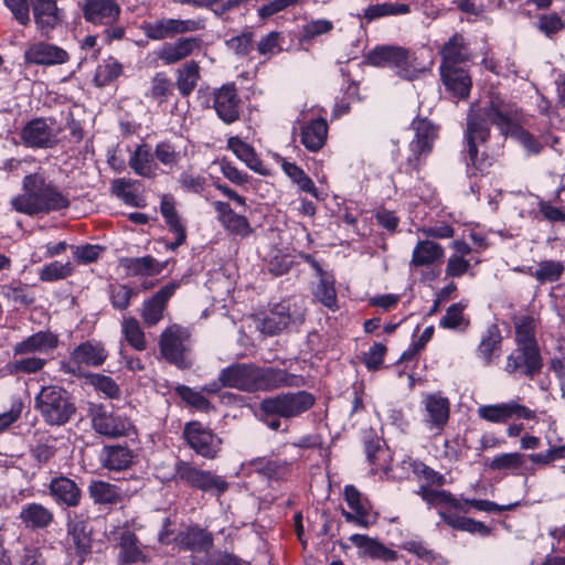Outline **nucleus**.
<instances>
[{
	"label": "nucleus",
	"instance_id": "nucleus-18",
	"mask_svg": "<svg viewBox=\"0 0 565 565\" xmlns=\"http://www.w3.org/2000/svg\"><path fill=\"white\" fill-rule=\"evenodd\" d=\"M83 13L95 25H111L119 20L121 8L116 0H85Z\"/></svg>",
	"mask_w": 565,
	"mask_h": 565
},
{
	"label": "nucleus",
	"instance_id": "nucleus-9",
	"mask_svg": "<svg viewBox=\"0 0 565 565\" xmlns=\"http://www.w3.org/2000/svg\"><path fill=\"white\" fill-rule=\"evenodd\" d=\"M205 28V20L198 19H159L141 25L143 34L153 41L171 39L179 34L196 32Z\"/></svg>",
	"mask_w": 565,
	"mask_h": 565
},
{
	"label": "nucleus",
	"instance_id": "nucleus-25",
	"mask_svg": "<svg viewBox=\"0 0 565 565\" xmlns=\"http://www.w3.org/2000/svg\"><path fill=\"white\" fill-rule=\"evenodd\" d=\"M58 345V338L51 331H39L31 334L13 347L14 355H26L32 353H47Z\"/></svg>",
	"mask_w": 565,
	"mask_h": 565
},
{
	"label": "nucleus",
	"instance_id": "nucleus-4",
	"mask_svg": "<svg viewBox=\"0 0 565 565\" xmlns=\"http://www.w3.org/2000/svg\"><path fill=\"white\" fill-rule=\"evenodd\" d=\"M366 61L373 66L392 67L397 76L407 81L416 79L426 71L414 53L397 45H377L367 53Z\"/></svg>",
	"mask_w": 565,
	"mask_h": 565
},
{
	"label": "nucleus",
	"instance_id": "nucleus-58",
	"mask_svg": "<svg viewBox=\"0 0 565 565\" xmlns=\"http://www.w3.org/2000/svg\"><path fill=\"white\" fill-rule=\"evenodd\" d=\"M46 364V360L31 356L13 361L7 365L11 374L14 373H36L41 371Z\"/></svg>",
	"mask_w": 565,
	"mask_h": 565
},
{
	"label": "nucleus",
	"instance_id": "nucleus-16",
	"mask_svg": "<svg viewBox=\"0 0 565 565\" xmlns=\"http://www.w3.org/2000/svg\"><path fill=\"white\" fill-rule=\"evenodd\" d=\"M344 499L349 508L353 511L342 512L347 522L354 523L361 527H369L376 522V514L372 511L367 500L362 497L354 486H345Z\"/></svg>",
	"mask_w": 565,
	"mask_h": 565
},
{
	"label": "nucleus",
	"instance_id": "nucleus-31",
	"mask_svg": "<svg viewBox=\"0 0 565 565\" xmlns=\"http://www.w3.org/2000/svg\"><path fill=\"white\" fill-rule=\"evenodd\" d=\"M135 455L125 445H106L99 454L102 466L108 470L121 471L132 465Z\"/></svg>",
	"mask_w": 565,
	"mask_h": 565
},
{
	"label": "nucleus",
	"instance_id": "nucleus-35",
	"mask_svg": "<svg viewBox=\"0 0 565 565\" xmlns=\"http://www.w3.org/2000/svg\"><path fill=\"white\" fill-rule=\"evenodd\" d=\"M213 206L218 215V220L228 232L242 237H246L252 233L247 218L236 214L228 203L215 201Z\"/></svg>",
	"mask_w": 565,
	"mask_h": 565
},
{
	"label": "nucleus",
	"instance_id": "nucleus-38",
	"mask_svg": "<svg viewBox=\"0 0 565 565\" xmlns=\"http://www.w3.org/2000/svg\"><path fill=\"white\" fill-rule=\"evenodd\" d=\"M515 340L520 349H527L530 361L533 360L534 352H540L535 339L536 322L529 316H523L514 322Z\"/></svg>",
	"mask_w": 565,
	"mask_h": 565
},
{
	"label": "nucleus",
	"instance_id": "nucleus-57",
	"mask_svg": "<svg viewBox=\"0 0 565 565\" xmlns=\"http://www.w3.org/2000/svg\"><path fill=\"white\" fill-rule=\"evenodd\" d=\"M180 397L192 407L202 411L209 412L212 409V405L209 399L202 394V392L194 391L188 386H179L177 388Z\"/></svg>",
	"mask_w": 565,
	"mask_h": 565
},
{
	"label": "nucleus",
	"instance_id": "nucleus-14",
	"mask_svg": "<svg viewBox=\"0 0 565 565\" xmlns=\"http://www.w3.org/2000/svg\"><path fill=\"white\" fill-rule=\"evenodd\" d=\"M107 359L104 345L96 341H86L77 345L71 353L70 361L61 362V370L66 374H79L81 366H99Z\"/></svg>",
	"mask_w": 565,
	"mask_h": 565
},
{
	"label": "nucleus",
	"instance_id": "nucleus-44",
	"mask_svg": "<svg viewBox=\"0 0 565 565\" xmlns=\"http://www.w3.org/2000/svg\"><path fill=\"white\" fill-rule=\"evenodd\" d=\"M67 534L78 554L82 555L89 552L90 537L88 524L84 520H70L67 523Z\"/></svg>",
	"mask_w": 565,
	"mask_h": 565
},
{
	"label": "nucleus",
	"instance_id": "nucleus-47",
	"mask_svg": "<svg viewBox=\"0 0 565 565\" xmlns=\"http://www.w3.org/2000/svg\"><path fill=\"white\" fill-rule=\"evenodd\" d=\"M318 277L319 284L315 289V297L327 308L335 310L338 306L333 276L326 273Z\"/></svg>",
	"mask_w": 565,
	"mask_h": 565
},
{
	"label": "nucleus",
	"instance_id": "nucleus-51",
	"mask_svg": "<svg viewBox=\"0 0 565 565\" xmlns=\"http://www.w3.org/2000/svg\"><path fill=\"white\" fill-rule=\"evenodd\" d=\"M119 545V556L124 563H135L143 558V553L138 546V541L134 533L125 531L120 536Z\"/></svg>",
	"mask_w": 565,
	"mask_h": 565
},
{
	"label": "nucleus",
	"instance_id": "nucleus-64",
	"mask_svg": "<svg viewBox=\"0 0 565 565\" xmlns=\"http://www.w3.org/2000/svg\"><path fill=\"white\" fill-rule=\"evenodd\" d=\"M89 382L97 391L104 393L109 398H115L119 395V386L110 376L93 374Z\"/></svg>",
	"mask_w": 565,
	"mask_h": 565
},
{
	"label": "nucleus",
	"instance_id": "nucleus-24",
	"mask_svg": "<svg viewBox=\"0 0 565 565\" xmlns=\"http://www.w3.org/2000/svg\"><path fill=\"white\" fill-rule=\"evenodd\" d=\"M49 493L57 504L68 508L77 507L82 498L77 483L64 476L55 477L50 481Z\"/></svg>",
	"mask_w": 565,
	"mask_h": 565
},
{
	"label": "nucleus",
	"instance_id": "nucleus-45",
	"mask_svg": "<svg viewBox=\"0 0 565 565\" xmlns=\"http://www.w3.org/2000/svg\"><path fill=\"white\" fill-rule=\"evenodd\" d=\"M121 264L135 276H153L161 271L159 263L152 256L125 258Z\"/></svg>",
	"mask_w": 565,
	"mask_h": 565
},
{
	"label": "nucleus",
	"instance_id": "nucleus-53",
	"mask_svg": "<svg viewBox=\"0 0 565 565\" xmlns=\"http://www.w3.org/2000/svg\"><path fill=\"white\" fill-rule=\"evenodd\" d=\"M192 565H249V563L227 551H217L210 557H193Z\"/></svg>",
	"mask_w": 565,
	"mask_h": 565
},
{
	"label": "nucleus",
	"instance_id": "nucleus-2",
	"mask_svg": "<svg viewBox=\"0 0 565 565\" xmlns=\"http://www.w3.org/2000/svg\"><path fill=\"white\" fill-rule=\"evenodd\" d=\"M218 381L224 387L253 393L282 386L287 382V373L254 363H233L221 370Z\"/></svg>",
	"mask_w": 565,
	"mask_h": 565
},
{
	"label": "nucleus",
	"instance_id": "nucleus-30",
	"mask_svg": "<svg viewBox=\"0 0 565 565\" xmlns=\"http://www.w3.org/2000/svg\"><path fill=\"white\" fill-rule=\"evenodd\" d=\"M19 520L25 529L31 531L49 527L53 520V512L41 503L31 502L21 508Z\"/></svg>",
	"mask_w": 565,
	"mask_h": 565
},
{
	"label": "nucleus",
	"instance_id": "nucleus-12",
	"mask_svg": "<svg viewBox=\"0 0 565 565\" xmlns=\"http://www.w3.org/2000/svg\"><path fill=\"white\" fill-rule=\"evenodd\" d=\"M183 437L189 447L204 458L212 459L221 450V438L200 422L186 423Z\"/></svg>",
	"mask_w": 565,
	"mask_h": 565
},
{
	"label": "nucleus",
	"instance_id": "nucleus-22",
	"mask_svg": "<svg viewBox=\"0 0 565 565\" xmlns=\"http://www.w3.org/2000/svg\"><path fill=\"white\" fill-rule=\"evenodd\" d=\"M200 44L201 41L198 38H179L174 42L163 43L157 56L164 65H172L200 50Z\"/></svg>",
	"mask_w": 565,
	"mask_h": 565
},
{
	"label": "nucleus",
	"instance_id": "nucleus-54",
	"mask_svg": "<svg viewBox=\"0 0 565 565\" xmlns=\"http://www.w3.org/2000/svg\"><path fill=\"white\" fill-rule=\"evenodd\" d=\"M122 333L127 342L136 350L146 349L145 333L135 318H125L122 321Z\"/></svg>",
	"mask_w": 565,
	"mask_h": 565
},
{
	"label": "nucleus",
	"instance_id": "nucleus-8",
	"mask_svg": "<svg viewBox=\"0 0 565 565\" xmlns=\"http://www.w3.org/2000/svg\"><path fill=\"white\" fill-rule=\"evenodd\" d=\"M174 481L185 482L188 486L204 492L224 493L228 483L222 477L211 471L199 469L186 461H178L173 475Z\"/></svg>",
	"mask_w": 565,
	"mask_h": 565
},
{
	"label": "nucleus",
	"instance_id": "nucleus-55",
	"mask_svg": "<svg viewBox=\"0 0 565 565\" xmlns=\"http://www.w3.org/2000/svg\"><path fill=\"white\" fill-rule=\"evenodd\" d=\"M564 271L561 262L543 260L539 264L537 269L532 274L540 284L557 281Z\"/></svg>",
	"mask_w": 565,
	"mask_h": 565
},
{
	"label": "nucleus",
	"instance_id": "nucleus-1",
	"mask_svg": "<svg viewBox=\"0 0 565 565\" xmlns=\"http://www.w3.org/2000/svg\"><path fill=\"white\" fill-rule=\"evenodd\" d=\"M490 124L495 125L502 134L511 135L530 153H539V141L521 127L514 126L508 105L500 97H491L490 104L481 113L471 109L467 117L465 138L468 147L467 164L482 171L487 158H479L478 147L490 136Z\"/></svg>",
	"mask_w": 565,
	"mask_h": 565
},
{
	"label": "nucleus",
	"instance_id": "nucleus-56",
	"mask_svg": "<svg viewBox=\"0 0 565 565\" xmlns=\"http://www.w3.org/2000/svg\"><path fill=\"white\" fill-rule=\"evenodd\" d=\"M153 152L156 160L170 170L177 167L181 159L180 151L170 141L158 142Z\"/></svg>",
	"mask_w": 565,
	"mask_h": 565
},
{
	"label": "nucleus",
	"instance_id": "nucleus-10",
	"mask_svg": "<svg viewBox=\"0 0 565 565\" xmlns=\"http://www.w3.org/2000/svg\"><path fill=\"white\" fill-rule=\"evenodd\" d=\"M90 418L94 430L109 438L128 436L134 429L127 417L114 413L103 405H95L90 408Z\"/></svg>",
	"mask_w": 565,
	"mask_h": 565
},
{
	"label": "nucleus",
	"instance_id": "nucleus-3",
	"mask_svg": "<svg viewBox=\"0 0 565 565\" xmlns=\"http://www.w3.org/2000/svg\"><path fill=\"white\" fill-rule=\"evenodd\" d=\"M25 193L12 200L13 207L22 213L58 211L68 206V199L54 186L46 184L38 173L29 174L23 180Z\"/></svg>",
	"mask_w": 565,
	"mask_h": 565
},
{
	"label": "nucleus",
	"instance_id": "nucleus-13",
	"mask_svg": "<svg viewBox=\"0 0 565 565\" xmlns=\"http://www.w3.org/2000/svg\"><path fill=\"white\" fill-rule=\"evenodd\" d=\"M188 329L177 324L167 328L160 337V351L163 358L178 365L179 367L186 366L185 352L189 350Z\"/></svg>",
	"mask_w": 565,
	"mask_h": 565
},
{
	"label": "nucleus",
	"instance_id": "nucleus-28",
	"mask_svg": "<svg viewBox=\"0 0 565 565\" xmlns=\"http://www.w3.org/2000/svg\"><path fill=\"white\" fill-rule=\"evenodd\" d=\"M542 360L540 352H534L533 360L530 361L527 349H520L519 347L507 358L505 372L523 373L530 379L541 371Z\"/></svg>",
	"mask_w": 565,
	"mask_h": 565
},
{
	"label": "nucleus",
	"instance_id": "nucleus-39",
	"mask_svg": "<svg viewBox=\"0 0 565 565\" xmlns=\"http://www.w3.org/2000/svg\"><path fill=\"white\" fill-rule=\"evenodd\" d=\"M227 148L233 151V153L243 161L250 170L265 174L266 168L263 161L258 158L254 148L243 141L238 137H231L227 140Z\"/></svg>",
	"mask_w": 565,
	"mask_h": 565
},
{
	"label": "nucleus",
	"instance_id": "nucleus-19",
	"mask_svg": "<svg viewBox=\"0 0 565 565\" xmlns=\"http://www.w3.org/2000/svg\"><path fill=\"white\" fill-rule=\"evenodd\" d=\"M424 423L429 430L440 433L449 419L450 403L440 393L429 394L424 401Z\"/></svg>",
	"mask_w": 565,
	"mask_h": 565
},
{
	"label": "nucleus",
	"instance_id": "nucleus-59",
	"mask_svg": "<svg viewBox=\"0 0 565 565\" xmlns=\"http://www.w3.org/2000/svg\"><path fill=\"white\" fill-rule=\"evenodd\" d=\"M524 462V457L519 452H507L495 456L489 467L492 470L519 469Z\"/></svg>",
	"mask_w": 565,
	"mask_h": 565
},
{
	"label": "nucleus",
	"instance_id": "nucleus-37",
	"mask_svg": "<svg viewBox=\"0 0 565 565\" xmlns=\"http://www.w3.org/2000/svg\"><path fill=\"white\" fill-rule=\"evenodd\" d=\"M129 167L142 178L152 179L158 174L154 152L148 145L138 146L129 158Z\"/></svg>",
	"mask_w": 565,
	"mask_h": 565
},
{
	"label": "nucleus",
	"instance_id": "nucleus-61",
	"mask_svg": "<svg viewBox=\"0 0 565 565\" xmlns=\"http://www.w3.org/2000/svg\"><path fill=\"white\" fill-rule=\"evenodd\" d=\"M1 295L14 305L30 306L34 298L21 286L4 285Z\"/></svg>",
	"mask_w": 565,
	"mask_h": 565
},
{
	"label": "nucleus",
	"instance_id": "nucleus-50",
	"mask_svg": "<svg viewBox=\"0 0 565 565\" xmlns=\"http://www.w3.org/2000/svg\"><path fill=\"white\" fill-rule=\"evenodd\" d=\"M466 306L461 302L449 306L440 319L439 326L444 329L463 330L469 324V320L465 318L463 310Z\"/></svg>",
	"mask_w": 565,
	"mask_h": 565
},
{
	"label": "nucleus",
	"instance_id": "nucleus-52",
	"mask_svg": "<svg viewBox=\"0 0 565 565\" xmlns=\"http://www.w3.org/2000/svg\"><path fill=\"white\" fill-rule=\"evenodd\" d=\"M73 273L74 266L71 262L61 263L55 260L43 266L39 277L42 281H56L70 277Z\"/></svg>",
	"mask_w": 565,
	"mask_h": 565
},
{
	"label": "nucleus",
	"instance_id": "nucleus-15",
	"mask_svg": "<svg viewBox=\"0 0 565 565\" xmlns=\"http://www.w3.org/2000/svg\"><path fill=\"white\" fill-rule=\"evenodd\" d=\"M477 412L480 418L494 424H505L513 417L527 420L536 418L534 411L514 399L507 403L482 405Z\"/></svg>",
	"mask_w": 565,
	"mask_h": 565
},
{
	"label": "nucleus",
	"instance_id": "nucleus-46",
	"mask_svg": "<svg viewBox=\"0 0 565 565\" xmlns=\"http://www.w3.org/2000/svg\"><path fill=\"white\" fill-rule=\"evenodd\" d=\"M411 12V8L406 3H377L373 6H369L364 10V19L367 22L374 21L376 19L390 15H404Z\"/></svg>",
	"mask_w": 565,
	"mask_h": 565
},
{
	"label": "nucleus",
	"instance_id": "nucleus-20",
	"mask_svg": "<svg viewBox=\"0 0 565 565\" xmlns=\"http://www.w3.org/2000/svg\"><path fill=\"white\" fill-rule=\"evenodd\" d=\"M213 107L218 118L225 124H233L239 118V97L234 84H224L213 93Z\"/></svg>",
	"mask_w": 565,
	"mask_h": 565
},
{
	"label": "nucleus",
	"instance_id": "nucleus-29",
	"mask_svg": "<svg viewBox=\"0 0 565 565\" xmlns=\"http://www.w3.org/2000/svg\"><path fill=\"white\" fill-rule=\"evenodd\" d=\"M415 130V139L411 142L409 147L418 162L419 157L430 152L434 140L437 137L436 127L427 119H416L412 124Z\"/></svg>",
	"mask_w": 565,
	"mask_h": 565
},
{
	"label": "nucleus",
	"instance_id": "nucleus-62",
	"mask_svg": "<svg viewBox=\"0 0 565 565\" xmlns=\"http://www.w3.org/2000/svg\"><path fill=\"white\" fill-rule=\"evenodd\" d=\"M135 291L126 285H115L110 287V301L114 308L125 310L129 307Z\"/></svg>",
	"mask_w": 565,
	"mask_h": 565
},
{
	"label": "nucleus",
	"instance_id": "nucleus-26",
	"mask_svg": "<svg viewBox=\"0 0 565 565\" xmlns=\"http://www.w3.org/2000/svg\"><path fill=\"white\" fill-rule=\"evenodd\" d=\"M177 288L178 284H168L157 291L152 298L145 301L141 316L147 326H154L161 320L166 305Z\"/></svg>",
	"mask_w": 565,
	"mask_h": 565
},
{
	"label": "nucleus",
	"instance_id": "nucleus-6",
	"mask_svg": "<svg viewBox=\"0 0 565 565\" xmlns=\"http://www.w3.org/2000/svg\"><path fill=\"white\" fill-rule=\"evenodd\" d=\"M305 309L302 303L281 301L276 303L264 318L258 319L256 328L264 334L275 335L287 329L291 323H302Z\"/></svg>",
	"mask_w": 565,
	"mask_h": 565
},
{
	"label": "nucleus",
	"instance_id": "nucleus-32",
	"mask_svg": "<svg viewBox=\"0 0 565 565\" xmlns=\"http://www.w3.org/2000/svg\"><path fill=\"white\" fill-rule=\"evenodd\" d=\"M160 212L169 230L175 234V241L168 244V248L174 250L185 242L186 233L177 213L173 196L168 194L162 195Z\"/></svg>",
	"mask_w": 565,
	"mask_h": 565
},
{
	"label": "nucleus",
	"instance_id": "nucleus-5",
	"mask_svg": "<svg viewBox=\"0 0 565 565\" xmlns=\"http://www.w3.org/2000/svg\"><path fill=\"white\" fill-rule=\"evenodd\" d=\"M34 407L51 426L66 424L76 411L68 392L57 385L43 386L34 398Z\"/></svg>",
	"mask_w": 565,
	"mask_h": 565
},
{
	"label": "nucleus",
	"instance_id": "nucleus-49",
	"mask_svg": "<svg viewBox=\"0 0 565 565\" xmlns=\"http://www.w3.org/2000/svg\"><path fill=\"white\" fill-rule=\"evenodd\" d=\"M502 341L500 331L497 326L488 328L486 334L482 337L478 347L477 354L484 364L489 365L492 362L494 351L500 347Z\"/></svg>",
	"mask_w": 565,
	"mask_h": 565
},
{
	"label": "nucleus",
	"instance_id": "nucleus-40",
	"mask_svg": "<svg viewBox=\"0 0 565 565\" xmlns=\"http://www.w3.org/2000/svg\"><path fill=\"white\" fill-rule=\"evenodd\" d=\"M401 550H404L428 565H447V561L434 552L426 542L417 537L406 539L398 544Z\"/></svg>",
	"mask_w": 565,
	"mask_h": 565
},
{
	"label": "nucleus",
	"instance_id": "nucleus-33",
	"mask_svg": "<svg viewBox=\"0 0 565 565\" xmlns=\"http://www.w3.org/2000/svg\"><path fill=\"white\" fill-rule=\"evenodd\" d=\"M444 257L445 249L440 244L429 239L418 241L412 253L409 268L431 266Z\"/></svg>",
	"mask_w": 565,
	"mask_h": 565
},
{
	"label": "nucleus",
	"instance_id": "nucleus-36",
	"mask_svg": "<svg viewBox=\"0 0 565 565\" xmlns=\"http://www.w3.org/2000/svg\"><path fill=\"white\" fill-rule=\"evenodd\" d=\"M440 75L446 88L459 99L469 96L471 78L463 66L440 70Z\"/></svg>",
	"mask_w": 565,
	"mask_h": 565
},
{
	"label": "nucleus",
	"instance_id": "nucleus-23",
	"mask_svg": "<svg viewBox=\"0 0 565 565\" xmlns=\"http://www.w3.org/2000/svg\"><path fill=\"white\" fill-rule=\"evenodd\" d=\"M440 70L460 67L471 58V52L465 38L456 33L441 47Z\"/></svg>",
	"mask_w": 565,
	"mask_h": 565
},
{
	"label": "nucleus",
	"instance_id": "nucleus-43",
	"mask_svg": "<svg viewBox=\"0 0 565 565\" xmlns=\"http://www.w3.org/2000/svg\"><path fill=\"white\" fill-rule=\"evenodd\" d=\"M200 79V66L198 62L190 61L177 72V87L181 95H190Z\"/></svg>",
	"mask_w": 565,
	"mask_h": 565
},
{
	"label": "nucleus",
	"instance_id": "nucleus-34",
	"mask_svg": "<svg viewBox=\"0 0 565 565\" xmlns=\"http://www.w3.org/2000/svg\"><path fill=\"white\" fill-rule=\"evenodd\" d=\"M328 137V124L323 118H316L305 122L300 129V141L309 151L320 150Z\"/></svg>",
	"mask_w": 565,
	"mask_h": 565
},
{
	"label": "nucleus",
	"instance_id": "nucleus-48",
	"mask_svg": "<svg viewBox=\"0 0 565 565\" xmlns=\"http://www.w3.org/2000/svg\"><path fill=\"white\" fill-rule=\"evenodd\" d=\"M122 73V65L115 57L109 56L98 64L94 82L98 87H104L119 77Z\"/></svg>",
	"mask_w": 565,
	"mask_h": 565
},
{
	"label": "nucleus",
	"instance_id": "nucleus-11",
	"mask_svg": "<svg viewBox=\"0 0 565 565\" xmlns=\"http://www.w3.org/2000/svg\"><path fill=\"white\" fill-rule=\"evenodd\" d=\"M173 540L180 551L191 553V565L195 556L210 557V551L214 545L213 534L198 524L189 525L179 531Z\"/></svg>",
	"mask_w": 565,
	"mask_h": 565
},
{
	"label": "nucleus",
	"instance_id": "nucleus-63",
	"mask_svg": "<svg viewBox=\"0 0 565 565\" xmlns=\"http://www.w3.org/2000/svg\"><path fill=\"white\" fill-rule=\"evenodd\" d=\"M136 181L132 179L118 178L111 182V192L126 204H131L136 194L131 191Z\"/></svg>",
	"mask_w": 565,
	"mask_h": 565
},
{
	"label": "nucleus",
	"instance_id": "nucleus-17",
	"mask_svg": "<svg viewBox=\"0 0 565 565\" xmlns=\"http://www.w3.org/2000/svg\"><path fill=\"white\" fill-rule=\"evenodd\" d=\"M21 139L30 148H51L56 142L53 122L44 118H35L25 124Z\"/></svg>",
	"mask_w": 565,
	"mask_h": 565
},
{
	"label": "nucleus",
	"instance_id": "nucleus-60",
	"mask_svg": "<svg viewBox=\"0 0 565 565\" xmlns=\"http://www.w3.org/2000/svg\"><path fill=\"white\" fill-rule=\"evenodd\" d=\"M333 23L327 19L311 20L302 26L301 36L303 40H312L322 34L329 33Z\"/></svg>",
	"mask_w": 565,
	"mask_h": 565
},
{
	"label": "nucleus",
	"instance_id": "nucleus-7",
	"mask_svg": "<svg viewBox=\"0 0 565 565\" xmlns=\"http://www.w3.org/2000/svg\"><path fill=\"white\" fill-rule=\"evenodd\" d=\"M313 403L315 398L310 393L299 391L265 398L260 403V411L267 416L290 418L306 412Z\"/></svg>",
	"mask_w": 565,
	"mask_h": 565
},
{
	"label": "nucleus",
	"instance_id": "nucleus-42",
	"mask_svg": "<svg viewBox=\"0 0 565 565\" xmlns=\"http://www.w3.org/2000/svg\"><path fill=\"white\" fill-rule=\"evenodd\" d=\"M88 493L98 504H115L121 499V493L115 484L102 480L92 481Z\"/></svg>",
	"mask_w": 565,
	"mask_h": 565
},
{
	"label": "nucleus",
	"instance_id": "nucleus-21",
	"mask_svg": "<svg viewBox=\"0 0 565 565\" xmlns=\"http://www.w3.org/2000/svg\"><path fill=\"white\" fill-rule=\"evenodd\" d=\"M24 58L31 64L51 66L66 63L70 56L65 50L55 44L36 42L25 50Z\"/></svg>",
	"mask_w": 565,
	"mask_h": 565
},
{
	"label": "nucleus",
	"instance_id": "nucleus-41",
	"mask_svg": "<svg viewBox=\"0 0 565 565\" xmlns=\"http://www.w3.org/2000/svg\"><path fill=\"white\" fill-rule=\"evenodd\" d=\"M440 515L443 520L452 529L466 531L472 534L477 533L481 536H487L490 534L489 527L483 522L458 515L456 513L441 512Z\"/></svg>",
	"mask_w": 565,
	"mask_h": 565
},
{
	"label": "nucleus",
	"instance_id": "nucleus-27",
	"mask_svg": "<svg viewBox=\"0 0 565 565\" xmlns=\"http://www.w3.org/2000/svg\"><path fill=\"white\" fill-rule=\"evenodd\" d=\"M38 29L49 33L62 21L55 0H30Z\"/></svg>",
	"mask_w": 565,
	"mask_h": 565
}]
</instances>
